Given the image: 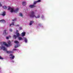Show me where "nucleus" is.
<instances>
[{
	"label": "nucleus",
	"instance_id": "obj_13",
	"mask_svg": "<svg viewBox=\"0 0 73 73\" xmlns=\"http://www.w3.org/2000/svg\"><path fill=\"white\" fill-rule=\"evenodd\" d=\"M3 34L4 35H6V34L7 33H6V30H5L3 31Z\"/></svg>",
	"mask_w": 73,
	"mask_h": 73
},
{
	"label": "nucleus",
	"instance_id": "obj_29",
	"mask_svg": "<svg viewBox=\"0 0 73 73\" xmlns=\"http://www.w3.org/2000/svg\"><path fill=\"white\" fill-rule=\"evenodd\" d=\"M10 32H12V29H10Z\"/></svg>",
	"mask_w": 73,
	"mask_h": 73
},
{
	"label": "nucleus",
	"instance_id": "obj_23",
	"mask_svg": "<svg viewBox=\"0 0 73 73\" xmlns=\"http://www.w3.org/2000/svg\"><path fill=\"white\" fill-rule=\"evenodd\" d=\"M15 27H19L20 26V25H15Z\"/></svg>",
	"mask_w": 73,
	"mask_h": 73
},
{
	"label": "nucleus",
	"instance_id": "obj_21",
	"mask_svg": "<svg viewBox=\"0 0 73 73\" xmlns=\"http://www.w3.org/2000/svg\"><path fill=\"white\" fill-rule=\"evenodd\" d=\"M8 44L9 45H11V41H9L8 42Z\"/></svg>",
	"mask_w": 73,
	"mask_h": 73
},
{
	"label": "nucleus",
	"instance_id": "obj_30",
	"mask_svg": "<svg viewBox=\"0 0 73 73\" xmlns=\"http://www.w3.org/2000/svg\"><path fill=\"white\" fill-rule=\"evenodd\" d=\"M38 25H39V26H41V24L39 23V24H38Z\"/></svg>",
	"mask_w": 73,
	"mask_h": 73
},
{
	"label": "nucleus",
	"instance_id": "obj_31",
	"mask_svg": "<svg viewBox=\"0 0 73 73\" xmlns=\"http://www.w3.org/2000/svg\"><path fill=\"white\" fill-rule=\"evenodd\" d=\"M16 32H17V33H18V32H19V31H18V30H17L16 31Z\"/></svg>",
	"mask_w": 73,
	"mask_h": 73
},
{
	"label": "nucleus",
	"instance_id": "obj_20",
	"mask_svg": "<svg viewBox=\"0 0 73 73\" xmlns=\"http://www.w3.org/2000/svg\"><path fill=\"white\" fill-rule=\"evenodd\" d=\"M25 41L26 43L27 42V39L26 38H24Z\"/></svg>",
	"mask_w": 73,
	"mask_h": 73
},
{
	"label": "nucleus",
	"instance_id": "obj_15",
	"mask_svg": "<svg viewBox=\"0 0 73 73\" xmlns=\"http://www.w3.org/2000/svg\"><path fill=\"white\" fill-rule=\"evenodd\" d=\"M16 35L17 37L20 36V34L19 33H16Z\"/></svg>",
	"mask_w": 73,
	"mask_h": 73
},
{
	"label": "nucleus",
	"instance_id": "obj_35",
	"mask_svg": "<svg viewBox=\"0 0 73 73\" xmlns=\"http://www.w3.org/2000/svg\"><path fill=\"white\" fill-rule=\"evenodd\" d=\"M13 61V62H14V61Z\"/></svg>",
	"mask_w": 73,
	"mask_h": 73
},
{
	"label": "nucleus",
	"instance_id": "obj_22",
	"mask_svg": "<svg viewBox=\"0 0 73 73\" xmlns=\"http://www.w3.org/2000/svg\"><path fill=\"white\" fill-rule=\"evenodd\" d=\"M19 44L18 45H17V46L15 45V46H14V48H17L19 47Z\"/></svg>",
	"mask_w": 73,
	"mask_h": 73
},
{
	"label": "nucleus",
	"instance_id": "obj_12",
	"mask_svg": "<svg viewBox=\"0 0 73 73\" xmlns=\"http://www.w3.org/2000/svg\"><path fill=\"white\" fill-rule=\"evenodd\" d=\"M14 43H15V44H19V42L17 40H15V41H14Z\"/></svg>",
	"mask_w": 73,
	"mask_h": 73
},
{
	"label": "nucleus",
	"instance_id": "obj_32",
	"mask_svg": "<svg viewBox=\"0 0 73 73\" xmlns=\"http://www.w3.org/2000/svg\"><path fill=\"white\" fill-rule=\"evenodd\" d=\"M13 50H17V49H13Z\"/></svg>",
	"mask_w": 73,
	"mask_h": 73
},
{
	"label": "nucleus",
	"instance_id": "obj_17",
	"mask_svg": "<svg viewBox=\"0 0 73 73\" xmlns=\"http://www.w3.org/2000/svg\"><path fill=\"white\" fill-rule=\"evenodd\" d=\"M17 37L18 36H16L15 35H14L13 36V37H14L15 39H16V38H17Z\"/></svg>",
	"mask_w": 73,
	"mask_h": 73
},
{
	"label": "nucleus",
	"instance_id": "obj_24",
	"mask_svg": "<svg viewBox=\"0 0 73 73\" xmlns=\"http://www.w3.org/2000/svg\"><path fill=\"white\" fill-rule=\"evenodd\" d=\"M16 18L15 19H14L13 20H12V21H16Z\"/></svg>",
	"mask_w": 73,
	"mask_h": 73
},
{
	"label": "nucleus",
	"instance_id": "obj_27",
	"mask_svg": "<svg viewBox=\"0 0 73 73\" xmlns=\"http://www.w3.org/2000/svg\"><path fill=\"white\" fill-rule=\"evenodd\" d=\"M1 6H2V4H1V3H0V7H1Z\"/></svg>",
	"mask_w": 73,
	"mask_h": 73
},
{
	"label": "nucleus",
	"instance_id": "obj_8",
	"mask_svg": "<svg viewBox=\"0 0 73 73\" xmlns=\"http://www.w3.org/2000/svg\"><path fill=\"white\" fill-rule=\"evenodd\" d=\"M1 22V23H3V24L4 23H5V21L4 20H0V23Z\"/></svg>",
	"mask_w": 73,
	"mask_h": 73
},
{
	"label": "nucleus",
	"instance_id": "obj_10",
	"mask_svg": "<svg viewBox=\"0 0 73 73\" xmlns=\"http://www.w3.org/2000/svg\"><path fill=\"white\" fill-rule=\"evenodd\" d=\"M34 22L33 21H30V23L29 24V25H32V24H33V23H34Z\"/></svg>",
	"mask_w": 73,
	"mask_h": 73
},
{
	"label": "nucleus",
	"instance_id": "obj_3",
	"mask_svg": "<svg viewBox=\"0 0 73 73\" xmlns=\"http://www.w3.org/2000/svg\"><path fill=\"white\" fill-rule=\"evenodd\" d=\"M8 10H11L10 11L11 12H15V13H17L18 11H19V8H17L15 10H14L13 9L11 8V7H9L8 9Z\"/></svg>",
	"mask_w": 73,
	"mask_h": 73
},
{
	"label": "nucleus",
	"instance_id": "obj_4",
	"mask_svg": "<svg viewBox=\"0 0 73 73\" xmlns=\"http://www.w3.org/2000/svg\"><path fill=\"white\" fill-rule=\"evenodd\" d=\"M3 49V50H5L7 53L9 54V53H11L12 52L11 51H8L7 50V49L4 46H2V47H0V49Z\"/></svg>",
	"mask_w": 73,
	"mask_h": 73
},
{
	"label": "nucleus",
	"instance_id": "obj_14",
	"mask_svg": "<svg viewBox=\"0 0 73 73\" xmlns=\"http://www.w3.org/2000/svg\"><path fill=\"white\" fill-rule=\"evenodd\" d=\"M14 25V22H13L12 23V24H10L9 26L10 27H11V25Z\"/></svg>",
	"mask_w": 73,
	"mask_h": 73
},
{
	"label": "nucleus",
	"instance_id": "obj_26",
	"mask_svg": "<svg viewBox=\"0 0 73 73\" xmlns=\"http://www.w3.org/2000/svg\"><path fill=\"white\" fill-rule=\"evenodd\" d=\"M6 39H7V40H8V39H9V37H6Z\"/></svg>",
	"mask_w": 73,
	"mask_h": 73
},
{
	"label": "nucleus",
	"instance_id": "obj_7",
	"mask_svg": "<svg viewBox=\"0 0 73 73\" xmlns=\"http://www.w3.org/2000/svg\"><path fill=\"white\" fill-rule=\"evenodd\" d=\"M21 36H25V32H23L21 34Z\"/></svg>",
	"mask_w": 73,
	"mask_h": 73
},
{
	"label": "nucleus",
	"instance_id": "obj_5",
	"mask_svg": "<svg viewBox=\"0 0 73 73\" xmlns=\"http://www.w3.org/2000/svg\"><path fill=\"white\" fill-rule=\"evenodd\" d=\"M10 56H11L12 57H10V58L11 59V60H13V59H14V58H15V56H13V54H11L10 55Z\"/></svg>",
	"mask_w": 73,
	"mask_h": 73
},
{
	"label": "nucleus",
	"instance_id": "obj_33",
	"mask_svg": "<svg viewBox=\"0 0 73 73\" xmlns=\"http://www.w3.org/2000/svg\"><path fill=\"white\" fill-rule=\"evenodd\" d=\"M44 17V16H42V18H43Z\"/></svg>",
	"mask_w": 73,
	"mask_h": 73
},
{
	"label": "nucleus",
	"instance_id": "obj_2",
	"mask_svg": "<svg viewBox=\"0 0 73 73\" xmlns=\"http://www.w3.org/2000/svg\"><path fill=\"white\" fill-rule=\"evenodd\" d=\"M41 2V0H38L37 1H35L33 3V5H30L29 7L31 8H35L36 7V6L35 5L37 4V3H40Z\"/></svg>",
	"mask_w": 73,
	"mask_h": 73
},
{
	"label": "nucleus",
	"instance_id": "obj_9",
	"mask_svg": "<svg viewBox=\"0 0 73 73\" xmlns=\"http://www.w3.org/2000/svg\"><path fill=\"white\" fill-rule=\"evenodd\" d=\"M22 4L23 6H25L26 5V4H27V3L26 2H22Z\"/></svg>",
	"mask_w": 73,
	"mask_h": 73
},
{
	"label": "nucleus",
	"instance_id": "obj_6",
	"mask_svg": "<svg viewBox=\"0 0 73 73\" xmlns=\"http://www.w3.org/2000/svg\"><path fill=\"white\" fill-rule=\"evenodd\" d=\"M6 13H5V11H4L2 13V14H1V16H5L6 15Z\"/></svg>",
	"mask_w": 73,
	"mask_h": 73
},
{
	"label": "nucleus",
	"instance_id": "obj_18",
	"mask_svg": "<svg viewBox=\"0 0 73 73\" xmlns=\"http://www.w3.org/2000/svg\"><path fill=\"white\" fill-rule=\"evenodd\" d=\"M19 40H23V39L21 37H19Z\"/></svg>",
	"mask_w": 73,
	"mask_h": 73
},
{
	"label": "nucleus",
	"instance_id": "obj_34",
	"mask_svg": "<svg viewBox=\"0 0 73 73\" xmlns=\"http://www.w3.org/2000/svg\"><path fill=\"white\" fill-rule=\"evenodd\" d=\"M9 37L10 38H11V36H9Z\"/></svg>",
	"mask_w": 73,
	"mask_h": 73
},
{
	"label": "nucleus",
	"instance_id": "obj_19",
	"mask_svg": "<svg viewBox=\"0 0 73 73\" xmlns=\"http://www.w3.org/2000/svg\"><path fill=\"white\" fill-rule=\"evenodd\" d=\"M3 9H7V6H4L3 7Z\"/></svg>",
	"mask_w": 73,
	"mask_h": 73
},
{
	"label": "nucleus",
	"instance_id": "obj_25",
	"mask_svg": "<svg viewBox=\"0 0 73 73\" xmlns=\"http://www.w3.org/2000/svg\"><path fill=\"white\" fill-rule=\"evenodd\" d=\"M19 29H20V30H22V27H19Z\"/></svg>",
	"mask_w": 73,
	"mask_h": 73
},
{
	"label": "nucleus",
	"instance_id": "obj_16",
	"mask_svg": "<svg viewBox=\"0 0 73 73\" xmlns=\"http://www.w3.org/2000/svg\"><path fill=\"white\" fill-rule=\"evenodd\" d=\"M19 15L20 16H21V17H23V14H22V13H20L19 14Z\"/></svg>",
	"mask_w": 73,
	"mask_h": 73
},
{
	"label": "nucleus",
	"instance_id": "obj_28",
	"mask_svg": "<svg viewBox=\"0 0 73 73\" xmlns=\"http://www.w3.org/2000/svg\"><path fill=\"white\" fill-rule=\"evenodd\" d=\"M0 59H3V58H2L1 57V56H0Z\"/></svg>",
	"mask_w": 73,
	"mask_h": 73
},
{
	"label": "nucleus",
	"instance_id": "obj_11",
	"mask_svg": "<svg viewBox=\"0 0 73 73\" xmlns=\"http://www.w3.org/2000/svg\"><path fill=\"white\" fill-rule=\"evenodd\" d=\"M3 44L4 45H5V46H8L9 45L8 44H7V43L5 42H3Z\"/></svg>",
	"mask_w": 73,
	"mask_h": 73
},
{
	"label": "nucleus",
	"instance_id": "obj_1",
	"mask_svg": "<svg viewBox=\"0 0 73 73\" xmlns=\"http://www.w3.org/2000/svg\"><path fill=\"white\" fill-rule=\"evenodd\" d=\"M29 16L30 17H31V18L35 17L36 19L39 18V17H40V15H38L37 17H36V15H35V12L33 11H31L29 15Z\"/></svg>",
	"mask_w": 73,
	"mask_h": 73
}]
</instances>
